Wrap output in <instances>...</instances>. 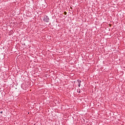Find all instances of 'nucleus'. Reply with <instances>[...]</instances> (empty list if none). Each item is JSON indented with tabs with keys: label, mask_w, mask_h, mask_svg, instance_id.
<instances>
[{
	"label": "nucleus",
	"mask_w": 125,
	"mask_h": 125,
	"mask_svg": "<svg viewBox=\"0 0 125 125\" xmlns=\"http://www.w3.org/2000/svg\"><path fill=\"white\" fill-rule=\"evenodd\" d=\"M78 83H82V81H81V80H78Z\"/></svg>",
	"instance_id": "obj_2"
},
{
	"label": "nucleus",
	"mask_w": 125,
	"mask_h": 125,
	"mask_svg": "<svg viewBox=\"0 0 125 125\" xmlns=\"http://www.w3.org/2000/svg\"><path fill=\"white\" fill-rule=\"evenodd\" d=\"M78 85H79V87H81V83H79Z\"/></svg>",
	"instance_id": "obj_4"
},
{
	"label": "nucleus",
	"mask_w": 125,
	"mask_h": 125,
	"mask_svg": "<svg viewBox=\"0 0 125 125\" xmlns=\"http://www.w3.org/2000/svg\"><path fill=\"white\" fill-rule=\"evenodd\" d=\"M44 20L45 22H49V19L47 17L44 18Z\"/></svg>",
	"instance_id": "obj_1"
},
{
	"label": "nucleus",
	"mask_w": 125,
	"mask_h": 125,
	"mask_svg": "<svg viewBox=\"0 0 125 125\" xmlns=\"http://www.w3.org/2000/svg\"><path fill=\"white\" fill-rule=\"evenodd\" d=\"M2 113V111H1V113Z\"/></svg>",
	"instance_id": "obj_5"
},
{
	"label": "nucleus",
	"mask_w": 125,
	"mask_h": 125,
	"mask_svg": "<svg viewBox=\"0 0 125 125\" xmlns=\"http://www.w3.org/2000/svg\"><path fill=\"white\" fill-rule=\"evenodd\" d=\"M64 15H67V12H64Z\"/></svg>",
	"instance_id": "obj_3"
}]
</instances>
